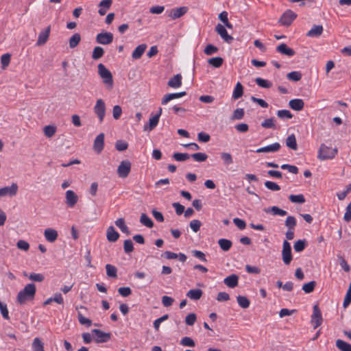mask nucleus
Wrapping results in <instances>:
<instances>
[{"instance_id": "f257e3e1", "label": "nucleus", "mask_w": 351, "mask_h": 351, "mask_svg": "<svg viewBox=\"0 0 351 351\" xmlns=\"http://www.w3.org/2000/svg\"><path fill=\"white\" fill-rule=\"evenodd\" d=\"M36 292V288L34 283L26 285L25 287L18 293L16 297L17 302L22 305L28 301L33 300L34 299Z\"/></svg>"}, {"instance_id": "f03ea898", "label": "nucleus", "mask_w": 351, "mask_h": 351, "mask_svg": "<svg viewBox=\"0 0 351 351\" xmlns=\"http://www.w3.org/2000/svg\"><path fill=\"white\" fill-rule=\"evenodd\" d=\"M98 73L108 90L113 88V78L111 72L101 63L97 66Z\"/></svg>"}, {"instance_id": "7ed1b4c3", "label": "nucleus", "mask_w": 351, "mask_h": 351, "mask_svg": "<svg viewBox=\"0 0 351 351\" xmlns=\"http://www.w3.org/2000/svg\"><path fill=\"white\" fill-rule=\"evenodd\" d=\"M337 154V148L331 149V147H328L325 144L322 143L320 145L317 158L321 160L332 159L336 156Z\"/></svg>"}, {"instance_id": "20e7f679", "label": "nucleus", "mask_w": 351, "mask_h": 351, "mask_svg": "<svg viewBox=\"0 0 351 351\" xmlns=\"http://www.w3.org/2000/svg\"><path fill=\"white\" fill-rule=\"evenodd\" d=\"M282 258L286 265H289L293 259L291 245L287 240L282 243Z\"/></svg>"}, {"instance_id": "39448f33", "label": "nucleus", "mask_w": 351, "mask_h": 351, "mask_svg": "<svg viewBox=\"0 0 351 351\" xmlns=\"http://www.w3.org/2000/svg\"><path fill=\"white\" fill-rule=\"evenodd\" d=\"M132 164L130 160H122L117 167V174L121 178H125L131 171Z\"/></svg>"}, {"instance_id": "423d86ee", "label": "nucleus", "mask_w": 351, "mask_h": 351, "mask_svg": "<svg viewBox=\"0 0 351 351\" xmlns=\"http://www.w3.org/2000/svg\"><path fill=\"white\" fill-rule=\"evenodd\" d=\"M323 322L321 310L317 304L313 306V314L311 315V322L314 328L319 327Z\"/></svg>"}, {"instance_id": "0eeeda50", "label": "nucleus", "mask_w": 351, "mask_h": 351, "mask_svg": "<svg viewBox=\"0 0 351 351\" xmlns=\"http://www.w3.org/2000/svg\"><path fill=\"white\" fill-rule=\"evenodd\" d=\"M297 14L291 10H287L279 19V23L284 26H289L296 19Z\"/></svg>"}, {"instance_id": "6e6552de", "label": "nucleus", "mask_w": 351, "mask_h": 351, "mask_svg": "<svg viewBox=\"0 0 351 351\" xmlns=\"http://www.w3.org/2000/svg\"><path fill=\"white\" fill-rule=\"evenodd\" d=\"M94 112L97 115L99 122L101 123L104 121L106 114V105L101 99L97 100L96 104L94 107Z\"/></svg>"}, {"instance_id": "1a4fd4ad", "label": "nucleus", "mask_w": 351, "mask_h": 351, "mask_svg": "<svg viewBox=\"0 0 351 351\" xmlns=\"http://www.w3.org/2000/svg\"><path fill=\"white\" fill-rule=\"evenodd\" d=\"M18 185L16 183H12L10 186H5L0 189V198L4 196L13 197L18 192Z\"/></svg>"}, {"instance_id": "9d476101", "label": "nucleus", "mask_w": 351, "mask_h": 351, "mask_svg": "<svg viewBox=\"0 0 351 351\" xmlns=\"http://www.w3.org/2000/svg\"><path fill=\"white\" fill-rule=\"evenodd\" d=\"M96 41L101 45H109L113 41V34L111 32L99 33L96 36Z\"/></svg>"}, {"instance_id": "9b49d317", "label": "nucleus", "mask_w": 351, "mask_h": 351, "mask_svg": "<svg viewBox=\"0 0 351 351\" xmlns=\"http://www.w3.org/2000/svg\"><path fill=\"white\" fill-rule=\"evenodd\" d=\"M92 333L95 334L96 336L95 341L96 343H105L110 340L111 335L109 332H105L99 329H93Z\"/></svg>"}, {"instance_id": "f8f14e48", "label": "nucleus", "mask_w": 351, "mask_h": 351, "mask_svg": "<svg viewBox=\"0 0 351 351\" xmlns=\"http://www.w3.org/2000/svg\"><path fill=\"white\" fill-rule=\"evenodd\" d=\"M65 203L69 208H73L78 201V196L72 190H68L65 193Z\"/></svg>"}, {"instance_id": "ddd939ff", "label": "nucleus", "mask_w": 351, "mask_h": 351, "mask_svg": "<svg viewBox=\"0 0 351 351\" xmlns=\"http://www.w3.org/2000/svg\"><path fill=\"white\" fill-rule=\"evenodd\" d=\"M215 31L221 37L222 39L227 43H230L233 40V37L229 35L226 29L221 24H217L215 27Z\"/></svg>"}, {"instance_id": "4468645a", "label": "nucleus", "mask_w": 351, "mask_h": 351, "mask_svg": "<svg viewBox=\"0 0 351 351\" xmlns=\"http://www.w3.org/2000/svg\"><path fill=\"white\" fill-rule=\"evenodd\" d=\"M104 147V134L100 133L97 136L93 143L94 151L99 154L101 152Z\"/></svg>"}, {"instance_id": "2eb2a0df", "label": "nucleus", "mask_w": 351, "mask_h": 351, "mask_svg": "<svg viewBox=\"0 0 351 351\" xmlns=\"http://www.w3.org/2000/svg\"><path fill=\"white\" fill-rule=\"evenodd\" d=\"M188 11V8L186 6L180 7L178 8L172 9L171 10L169 16L173 19L175 20L176 19H178L182 16H184Z\"/></svg>"}, {"instance_id": "dca6fc26", "label": "nucleus", "mask_w": 351, "mask_h": 351, "mask_svg": "<svg viewBox=\"0 0 351 351\" xmlns=\"http://www.w3.org/2000/svg\"><path fill=\"white\" fill-rule=\"evenodd\" d=\"M50 31H51V26L49 25L47 27L45 28V30L40 32V34L38 35V40L36 43V45L38 46L43 45L47 43V41L49 38V36Z\"/></svg>"}, {"instance_id": "f3484780", "label": "nucleus", "mask_w": 351, "mask_h": 351, "mask_svg": "<svg viewBox=\"0 0 351 351\" xmlns=\"http://www.w3.org/2000/svg\"><path fill=\"white\" fill-rule=\"evenodd\" d=\"M186 94V93L185 91L167 94L162 97L161 104L162 105H166L169 101L174 99H178V98L182 97L184 96Z\"/></svg>"}, {"instance_id": "a211bd4d", "label": "nucleus", "mask_w": 351, "mask_h": 351, "mask_svg": "<svg viewBox=\"0 0 351 351\" xmlns=\"http://www.w3.org/2000/svg\"><path fill=\"white\" fill-rule=\"evenodd\" d=\"M324 31V27L321 25H314L312 28L306 33V36L310 38L320 36Z\"/></svg>"}, {"instance_id": "6ab92c4d", "label": "nucleus", "mask_w": 351, "mask_h": 351, "mask_svg": "<svg viewBox=\"0 0 351 351\" xmlns=\"http://www.w3.org/2000/svg\"><path fill=\"white\" fill-rule=\"evenodd\" d=\"M280 149V145L278 143H274L271 145L258 148L257 153L276 152Z\"/></svg>"}, {"instance_id": "aec40b11", "label": "nucleus", "mask_w": 351, "mask_h": 351, "mask_svg": "<svg viewBox=\"0 0 351 351\" xmlns=\"http://www.w3.org/2000/svg\"><path fill=\"white\" fill-rule=\"evenodd\" d=\"M289 107L296 111H300L304 108V102L301 99H293L289 101Z\"/></svg>"}, {"instance_id": "412c9836", "label": "nucleus", "mask_w": 351, "mask_h": 351, "mask_svg": "<svg viewBox=\"0 0 351 351\" xmlns=\"http://www.w3.org/2000/svg\"><path fill=\"white\" fill-rule=\"evenodd\" d=\"M223 282L228 287L234 288L238 285L239 277L236 274H232L224 278Z\"/></svg>"}, {"instance_id": "4be33fe9", "label": "nucleus", "mask_w": 351, "mask_h": 351, "mask_svg": "<svg viewBox=\"0 0 351 351\" xmlns=\"http://www.w3.org/2000/svg\"><path fill=\"white\" fill-rule=\"evenodd\" d=\"M276 51L283 55L287 56H293L295 51L293 49L289 48L286 44L282 43L276 47Z\"/></svg>"}, {"instance_id": "5701e85b", "label": "nucleus", "mask_w": 351, "mask_h": 351, "mask_svg": "<svg viewBox=\"0 0 351 351\" xmlns=\"http://www.w3.org/2000/svg\"><path fill=\"white\" fill-rule=\"evenodd\" d=\"M44 235L47 241L53 243L58 238V232L54 229L47 228L45 230Z\"/></svg>"}, {"instance_id": "b1692460", "label": "nucleus", "mask_w": 351, "mask_h": 351, "mask_svg": "<svg viewBox=\"0 0 351 351\" xmlns=\"http://www.w3.org/2000/svg\"><path fill=\"white\" fill-rule=\"evenodd\" d=\"M106 237L108 241L115 242L119 238V234L115 230L114 228L111 226L107 229Z\"/></svg>"}, {"instance_id": "393cba45", "label": "nucleus", "mask_w": 351, "mask_h": 351, "mask_svg": "<svg viewBox=\"0 0 351 351\" xmlns=\"http://www.w3.org/2000/svg\"><path fill=\"white\" fill-rule=\"evenodd\" d=\"M112 3V0H102L99 3L100 8L98 10V13L101 16H104L106 14L107 10L110 8Z\"/></svg>"}, {"instance_id": "a878e982", "label": "nucleus", "mask_w": 351, "mask_h": 351, "mask_svg": "<svg viewBox=\"0 0 351 351\" xmlns=\"http://www.w3.org/2000/svg\"><path fill=\"white\" fill-rule=\"evenodd\" d=\"M147 46L146 44H141L137 46L132 53V58L134 60H138L141 58L145 49H147Z\"/></svg>"}, {"instance_id": "bb28decb", "label": "nucleus", "mask_w": 351, "mask_h": 351, "mask_svg": "<svg viewBox=\"0 0 351 351\" xmlns=\"http://www.w3.org/2000/svg\"><path fill=\"white\" fill-rule=\"evenodd\" d=\"M167 84L169 86L173 88H179L182 85L181 74H177L174 75L169 80Z\"/></svg>"}, {"instance_id": "cd10ccee", "label": "nucleus", "mask_w": 351, "mask_h": 351, "mask_svg": "<svg viewBox=\"0 0 351 351\" xmlns=\"http://www.w3.org/2000/svg\"><path fill=\"white\" fill-rule=\"evenodd\" d=\"M264 212L266 213H272L273 215L285 216L287 215V211L282 210L278 206H274L270 208H264Z\"/></svg>"}, {"instance_id": "c85d7f7f", "label": "nucleus", "mask_w": 351, "mask_h": 351, "mask_svg": "<svg viewBox=\"0 0 351 351\" xmlns=\"http://www.w3.org/2000/svg\"><path fill=\"white\" fill-rule=\"evenodd\" d=\"M202 294L203 291L199 289H191L187 292L186 296L191 300H197L202 298Z\"/></svg>"}, {"instance_id": "c756f323", "label": "nucleus", "mask_w": 351, "mask_h": 351, "mask_svg": "<svg viewBox=\"0 0 351 351\" xmlns=\"http://www.w3.org/2000/svg\"><path fill=\"white\" fill-rule=\"evenodd\" d=\"M52 302H55L59 304H62L64 303V300L62 295L59 293H57L54 295L53 298H49L47 300H46L43 302V305L47 306L48 304H50Z\"/></svg>"}, {"instance_id": "7c9ffc66", "label": "nucleus", "mask_w": 351, "mask_h": 351, "mask_svg": "<svg viewBox=\"0 0 351 351\" xmlns=\"http://www.w3.org/2000/svg\"><path fill=\"white\" fill-rule=\"evenodd\" d=\"M243 95V86L241 84V82H237L236 84V86L234 87L233 93H232V98L234 99H238L240 97H241Z\"/></svg>"}, {"instance_id": "2f4dec72", "label": "nucleus", "mask_w": 351, "mask_h": 351, "mask_svg": "<svg viewBox=\"0 0 351 351\" xmlns=\"http://www.w3.org/2000/svg\"><path fill=\"white\" fill-rule=\"evenodd\" d=\"M286 145L293 150H296L298 149L296 138L293 134L289 135L287 138Z\"/></svg>"}, {"instance_id": "473e14b6", "label": "nucleus", "mask_w": 351, "mask_h": 351, "mask_svg": "<svg viewBox=\"0 0 351 351\" xmlns=\"http://www.w3.org/2000/svg\"><path fill=\"white\" fill-rule=\"evenodd\" d=\"M221 159L225 166L228 167L233 163V158L231 154L228 152H221L220 154Z\"/></svg>"}, {"instance_id": "72a5a7b5", "label": "nucleus", "mask_w": 351, "mask_h": 351, "mask_svg": "<svg viewBox=\"0 0 351 351\" xmlns=\"http://www.w3.org/2000/svg\"><path fill=\"white\" fill-rule=\"evenodd\" d=\"M159 118L158 115H155L153 117L150 118L149 120V125H145L144 126L145 131H151L152 130L158 123Z\"/></svg>"}, {"instance_id": "f704fd0d", "label": "nucleus", "mask_w": 351, "mask_h": 351, "mask_svg": "<svg viewBox=\"0 0 351 351\" xmlns=\"http://www.w3.org/2000/svg\"><path fill=\"white\" fill-rule=\"evenodd\" d=\"M218 244L223 251L227 252L231 248L232 243L230 240L220 239L218 241Z\"/></svg>"}, {"instance_id": "c9c22d12", "label": "nucleus", "mask_w": 351, "mask_h": 351, "mask_svg": "<svg viewBox=\"0 0 351 351\" xmlns=\"http://www.w3.org/2000/svg\"><path fill=\"white\" fill-rule=\"evenodd\" d=\"M116 226L126 234H130V231L128 226L125 224V219L123 218H119L115 221Z\"/></svg>"}, {"instance_id": "e433bc0d", "label": "nucleus", "mask_w": 351, "mask_h": 351, "mask_svg": "<svg viewBox=\"0 0 351 351\" xmlns=\"http://www.w3.org/2000/svg\"><path fill=\"white\" fill-rule=\"evenodd\" d=\"M336 346L341 351H351V344L341 339H337L336 341Z\"/></svg>"}, {"instance_id": "4c0bfd02", "label": "nucleus", "mask_w": 351, "mask_h": 351, "mask_svg": "<svg viewBox=\"0 0 351 351\" xmlns=\"http://www.w3.org/2000/svg\"><path fill=\"white\" fill-rule=\"evenodd\" d=\"M81 40V36L79 33L74 34L69 39V47L71 49L77 47Z\"/></svg>"}, {"instance_id": "58836bf2", "label": "nucleus", "mask_w": 351, "mask_h": 351, "mask_svg": "<svg viewBox=\"0 0 351 351\" xmlns=\"http://www.w3.org/2000/svg\"><path fill=\"white\" fill-rule=\"evenodd\" d=\"M223 59L221 57H214L208 60V63L215 68H219L223 64Z\"/></svg>"}, {"instance_id": "ea45409f", "label": "nucleus", "mask_w": 351, "mask_h": 351, "mask_svg": "<svg viewBox=\"0 0 351 351\" xmlns=\"http://www.w3.org/2000/svg\"><path fill=\"white\" fill-rule=\"evenodd\" d=\"M32 349L34 351H45L44 343L38 337H36L32 342Z\"/></svg>"}, {"instance_id": "a19ab883", "label": "nucleus", "mask_w": 351, "mask_h": 351, "mask_svg": "<svg viewBox=\"0 0 351 351\" xmlns=\"http://www.w3.org/2000/svg\"><path fill=\"white\" fill-rule=\"evenodd\" d=\"M237 300L239 305L243 308H247L250 306V302L245 296L238 295L237 297Z\"/></svg>"}, {"instance_id": "79ce46f5", "label": "nucleus", "mask_w": 351, "mask_h": 351, "mask_svg": "<svg viewBox=\"0 0 351 351\" xmlns=\"http://www.w3.org/2000/svg\"><path fill=\"white\" fill-rule=\"evenodd\" d=\"M104 54V50L101 47L97 46L94 48L92 58L95 60L100 59Z\"/></svg>"}, {"instance_id": "37998d69", "label": "nucleus", "mask_w": 351, "mask_h": 351, "mask_svg": "<svg viewBox=\"0 0 351 351\" xmlns=\"http://www.w3.org/2000/svg\"><path fill=\"white\" fill-rule=\"evenodd\" d=\"M140 222L147 228H152L154 226V222L145 213L141 214Z\"/></svg>"}, {"instance_id": "c03bdc74", "label": "nucleus", "mask_w": 351, "mask_h": 351, "mask_svg": "<svg viewBox=\"0 0 351 351\" xmlns=\"http://www.w3.org/2000/svg\"><path fill=\"white\" fill-rule=\"evenodd\" d=\"M106 274L109 278H117V269L110 264H107L106 265Z\"/></svg>"}, {"instance_id": "a18cd8bd", "label": "nucleus", "mask_w": 351, "mask_h": 351, "mask_svg": "<svg viewBox=\"0 0 351 351\" xmlns=\"http://www.w3.org/2000/svg\"><path fill=\"white\" fill-rule=\"evenodd\" d=\"M255 82L258 86L262 88H269L272 86L271 82L261 77L256 78Z\"/></svg>"}, {"instance_id": "49530a36", "label": "nucleus", "mask_w": 351, "mask_h": 351, "mask_svg": "<svg viewBox=\"0 0 351 351\" xmlns=\"http://www.w3.org/2000/svg\"><path fill=\"white\" fill-rule=\"evenodd\" d=\"M44 134L47 138H51L54 136L56 132V128L53 125H46L43 129Z\"/></svg>"}, {"instance_id": "de8ad7c7", "label": "nucleus", "mask_w": 351, "mask_h": 351, "mask_svg": "<svg viewBox=\"0 0 351 351\" xmlns=\"http://www.w3.org/2000/svg\"><path fill=\"white\" fill-rule=\"evenodd\" d=\"M315 286H316V282L313 280V281H311L308 283L303 285L302 290L306 293H310L314 291Z\"/></svg>"}, {"instance_id": "09e8293b", "label": "nucleus", "mask_w": 351, "mask_h": 351, "mask_svg": "<svg viewBox=\"0 0 351 351\" xmlns=\"http://www.w3.org/2000/svg\"><path fill=\"white\" fill-rule=\"evenodd\" d=\"M306 240H298L293 245L294 250L297 252L303 251L306 247Z\"/></svg>"}, {"instance_id": "8fccbe9b", "label": "nucleus", "mask_w": 351, "mask_h": 351, "mask_svg": "<svg viewBox=\"0 0 351 351\" xmlns=\"http://www.w3.org/2000/svg\"><path fill=\"white\" fill-rule=\"evenodd\" d=\"M296 219L293 216H288L285 221V226L287 227L289 230H294L295 226H296Z\"/></svg>"}, {"instance_id": "3c124183", "label": "nucleus", "mask_w": 351, "mask_h": 351, "mask_svg": "<svg viewBox=\"0 0 351 351\" xmlns=\"http://www.w3.org/2000/svg\"><path fill=\"white\" fill-rule=\"evenodd\" d=\"M173 158L179 162H182L188 160L190 158V155L187 153H174L173 155Z\"/></svg>"}, {"instance_id": "603ef678", "label": "nucleus", "mask_w": 351, "mask_h": 351, "mask_svg": "<svg viewBox=\"0 0 351 351\" xmlns=\"http://www.w3.org/2000/svg\"><path fill=\"white\" fill-rule=\"evenodd\" d=\"M289 200L293 203L303 204L305 202V198L303 195H290Z\"/></svg>"}, {"instance_id": "864d4df0", "label": "nucleus", "mask_w": 351, "mask_h": 351, "mask_svg": "<svg viewBox=\"0 0 351 351\" xmlns=\"http://www.w3.org/2000/svg\"><path fill=\"white\" fill-rule=\"evenodd\" d=\"M287 77L291 81L298 82L302 78V74L299 71H291L287 75Z\"/></svg>"}, {"instance_id": "5fc2aeb1", "label": "nucleus", "mask_w": 351, "mask_h": 351, "mask_svg": "<svg viewBox=\"0 0 351 351\" xmlns=\"http://www.w3.org/2000/svg\"><path fill=\"white\" fill-rule=\"evenodd\" d=\"M11 56L10 53H5L1 58V68L5 69L10 62Z\"/></svg>"}, {"instance_id": "6e6d98bb", "label": "nucleus", "mask_w": 351, "mask_h": 351, "mask_svg": "<svg viewBox=\"0 0 351 351\" xmlns=\"http://www.w3.org/2000/svg\"><path fill=\"white\" fill-rule=\"evenodd\" d=\"M193 159L197 162H204L208 158L207 154L202 152H197L191 155Z\"/></svg>"}, {"instance_id": "4d7b16f0", "label": "nucleus", "mask_w": 351, "mask_h": 351, "mask_svg": "<svg viewBox=\"0 0 351 351\" xmlns=\"http://www.w3.org/2000/svg\"><path fill=\"white\" fill-rule=\"evenodd\" d=\"M77 318L79 322L82 325H85L87 327H90L92 325V321L90 319L86 318L84 317L82 314V313L78 312L77 313Z\"/></svg>"}, {"instance_id": "13d9d810", "label": "nucleus", "mask_w": 351, "mask_h": 351, "mask_svg": "<svg viewBox=\"0 0 351 351\" xmlns=\"http://www.w3.org/2000/svg\"><path fill=\"white\" fill-rule=\"evenodd\" d=\"M180 344L183 346L194 347L195 346L193 339L189 337H184L180 340Z\"/></svg>"}, {"instance_id": "bf43d9fd", "label": "nucleus", "mask_w": 351, "mask_h": 351, "mask_svg": "<svg viewBox=\"0 0 351 351\" xmlns=\"http://www.w3.org/2000/svg\"><path fill=\"white\" fill-rule=\"evenodd\" d=\"M277 116L280 119H291L293 117V114L288 110H280L277 112Z\"/></svg>"}, {"instance_id": "052dcab7", "label": "nucleus", "mask_w": 351, "mask_h": 351, "mask_svg": "<svg viewBox=\"0 0 351 351\" xmlns=\"http://www.w3.org/2000/svg\"><path fill=\"white\" fill-rule=\"evenodd\" d=\"M337 258L339 261V265L342 267V269L346 272H349L350 270V265L346 262V261L345 260V258L341 255H338Z\"/></svg>"}, {"instance_id": "680f3d73", "label": "nucleus", "mask_w": 351, "mask_h": 351, "mask_svg": "<svg viewBox=\"0 0 351 351\" xmlns=\"http://www.w3.org/2000/svg\"><path fill=\"white\" fill-rule=\"evenodd\" d=\"M0 311H1V313L4 319H8V320L10 319L9 312H8L7 305L5 304H3L1 300H0Z\"/></svg>"}, {"instance_id": "e2e57ef3", "label": "nucleus", "mask_w": 351, "mask_h": 351, "mask_svg": "<svg viewBox=\"0 0 351 351\" xmlns=\"http://www.w3.org/2000/svg\"><path fill=\"white\" fill-rule=\"evenodd\" d=\"M265 186L267 189L273 191H278L280 189V187L278 184L271 181H266L265 182Z\"/></svg>"}, {"instance_id": "0e129e2a", "label": "nucleus", "mask_w": 351, "mask_h": 351, "mask_svg": "<svg viewBox=\"0 0 351 351\" xmlns=\"http://www.w3.org/2000/svg\"><path fill=\"white\" fill-rule=\"evenodd\" d=\"M218 51V48L213 45H206V47H205L204 50V52L207 55V56H210L213 53H215Z\"/></svg>"}, {"instance_id": "69168bd1", "label": "nucleus", "mask_w": 351, "mask_h": 351, "mask_svg": "<svg viewBox=\"0 0 351 351\" xmlns=\"http://www.w3.org/2000/svg\"><path fill=\"white\" fill-rule=\"evenodd\" d=\"M128 144L126 142L121 140L117 141L115 143V147L119 152L125 151V149H128Z\"/></svg>"}, {"instance_id": "338daca9", "label": "nucleus", "mask_w": 351, "mask_h": 351, "mask_svg": "<svg viewBox=\"0 0 351 351\" xmlns=\"http://www.w3.org/2000/svg\"><path fill=\"white\" fill-rule=\"evenodd\" d=\"M123 248L125 253H130L134 250L133 243L130 239L124 241Z\"/></svg>"}, {"instance_id": "774afa93", "label": "nucleus", "mask_w": 351, "mask_h": 351, "mask_svg": "<svg viewBox=\"0 0 351 351\" xmlns=\"http://www.w3.org/2000/svg\"><path fill=\"white\" fill-rule=\"evenodd\" d=\"M189 226L194 232H197L199 230L202 223L199 220L193 219L190 222Z\"/></svg>"}]
</instances>
